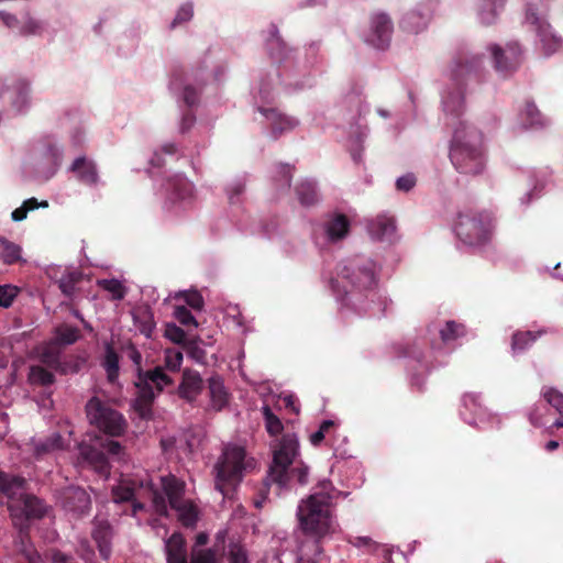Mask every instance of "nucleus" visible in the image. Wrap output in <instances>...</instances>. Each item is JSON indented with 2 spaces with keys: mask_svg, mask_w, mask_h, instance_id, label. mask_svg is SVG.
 I'll list each match as a JSON object with an SVG mask.
<instances>
[{
  "mask_svg": "<svg viewBox=\"0 0 563 563\" xmlns=\"http://www.w3.org/2000/svg\"><path fill=\"white\" fill-rule=\"evenodd\" d=\"M321 279L344 318H382L391 306V301L379 289L378 267L366 255L342 258L334 267L324 264Z\"/></svg>",
  "mask_w": 563,
  "mask_h": 563,
  "instance_id": "1",
  "label": "nucleus"
},
{
  "mask_svg": "<svg viewBox=\"0 0 563 563\" xmlns=\"http://www.w3.org/2000/svg\"><path fill=\"white\" fill-rule=\"evenodd\" d=\"M265 53L277 67L260 68L252 73L251 84L256 81L260 73L273 74L274 85L285 93L294 95L310 89L316 84L312 68L317 65L319 43L312 42L307 48V56L300 59L297 49L290 46L282 36L279 27L269 23L261 33Z\"/></svg>",
  "mask_w": 563,
  "mask_h": 563,
  "instance_id": "2",
  "label": "nucleus"
},
{
  "mask_svg": "<svg viewBox=\"0 0 563 563\" xmlns=\"http://www.w3.org/2000/svg\"><path fill=\"white\" fill-rule=\"evenodd\" d=\"M466 329L463 323L454 320L446 321L439 330V342L426 338H418L407 342L399 350V356L406 360V368L410 384L422 390L426 384L427 374L434 367L430 354L445 355L451 353L460 339L465 336Z\"/></svg>",
  "mask_w": 563,
  "mask_h": 563,
  "instance_id": "3",
  "label": "nucleus"
},
{
  "mask_svg": "<svg viewBox=\"0 0 563 563\" xmlns=\"http://www.w3.org/2000/svg\"><path fill=\"white\" fill-rule=\"evenodd\" d=\"M336 493L330 479L317 483L312 492L302 498L296 510L299 529L307 536L321 539L335 531L333 500Z\"/></svg>",
  "mask_w": 563,
  "mask_h": 563,
  "instance_id": "4",
  "label": "nucleus"
},
{
  "mask_svg": "<svg viewBox=\"0 0 563 563\" xmlns=\"http://www.w3.org/2000/svg\"><path fill=\"white\" fill-rule=\"evenodd\" d=\"M273 77V74L260 73L250 86V103L254 109V120L265 129L269 139L276 141L295 131L300 120L271 106L278 95Z\"/></svg>",
  "mask_w": 563,
  "mask_h": 563,
  "instance_id": "5",
  "label": "nucleus"
},
{
  "mask_svg": "<svg viewBox=\"0 0 563 563\" xmlns=\"http://www.w3.org/2000/svg\"><path fill=\"white\" fill-rule=\"evenodd\" d=\"M449 156L460 174H482L486 167L483 133L472 122L460 121L453 131Z\"/></svg>",
  "mask_w": 563,
  "mask_h": 563,
  "instance_id": "6",
  "label": "nucleus"
},
{
  "mask_svg": "<svg viewBox=\"0 0 563 563\" xmlns=\"http://www.w3.org/2000/svg\"><path fill=\"white\" fill-rule=\"evenodd\" d=\"M158 479L162 492L148 475L139 481V486L148 492L155 512L159 516H168V507H170L177 511L179 520L185 526H195L198 514L194 505L184 500V481L173 474L159 476Z\"/></svg>",
  "mask_w": 563,
  "mask_h": 563,
  "instance_id": "7",
  "label": "nucleus"
},
{
  "mask_svg": "<svg viewBox=\"0 0 563 563\" xmlns=\"http://www.w3.org/2000/svg\"><path fill=\"white\" fill-rule=\"evenodd\" d=\"M365 84L360 78H351L343 88L340 107L346 110L349 128V151L352 161L360 165L363 163L364 142L369 134V128L362 124L358 119L368 111L364 97Z\"/></svg>",
  "mask_w": 563,
  "mask_h": 563,
  "instance_id": "8",
  "label": "nucleus"
},
{
  "mask_svg": "<svg viewBox=\"0 0 563 563\" xmlns=\"http://www.w3.org/2000/svg\"><path fill=\"white\" fill-rule=\"evenodd\" d=\"M481 63V57H472L465 62L453 60L444 75L440 89L441 108L446 118L456 121V125L460 121H467L462 119L466 110L467 79Z\"/></svg>",
  "mask_w": 563,
  "mask_h": 563,
  "instance_id": "9",
  "label": "nucleus"
},
{
  "mask_svg": "<svg viewBox=\"0 0 563 563\" xmlns=\"http://www.w3.org/2000/svg\"><path fill=\"white\" fill-rule=\"evenodd\" d=\"M129 358L137 366L134 382L137 394L131 406L142 419H150L156 396L173 384V378L165 373L162 366L143 371L141 368L142 355L134 346L129 351Z\"/></svg>",
  "mask_w": 563,
  "mask_h": 563,
  "instance_id": "10",
  "label": "nucleus"
},
{
  "mask_svg": "<svg viewBox=\"0 0 563 563\" xmlns=\"http://www.w3.org/2000/svg\"><path fill=\"white\" fill-rule=\"evenodd\" d=\"M64 161V146L52 134L35 140L23 164L24 173L36 181L45 183L59 170Z\"/></svg>",
  "mask_w": 563,
  "mask_h": 563,
  "instance_id": "11",
  "label": "nucleus"
},
{
  "mask_svg": "<svg viewBox=\"0 0 563 563\" xmlns=\"http://www.w3.org/2000/svg\"><path fill=\"white\" fill-rule=\"evenodd\" d=\"M0 102L15 118L29 115L35 104L33 79L24 74H0Z\"/></svg>",
  "mask_w": 563,
  "mask_h": 563,
  "instance_id": "12",
  "label": "nucleus"
},
{
  "mask_svg": "<svg viewBox=\"0 0 563 563\" xmlns=\"http://www.w3.org/2000/svg\"><path fill=\"white\" fill-rule=\"evenodd\" d=\"M196 82L199 85V89L201 90L203 81L199 79L197 70H192L187 75L183 73H173L169 79L168 89L181 110L178 126L179 133L181 134L189 132L196 122V115L191 110L200 101L199 91L195 87Z\"/></svg>",
  "mask_w": 563,
  "mask_h": 563,
  "instance_id": "13",
  "label": "nucleus"
},
{
  "mask_svg": "<svg viewBox=\"0 0 563 563\" xmlns=\"http://www.w3.org/2000/svg\"><path fill=\"white\" fill-rule=\"evenodd\" d=\"M495 223L494 213L487 210L459 212L453 232L465 245L482 246L492 240Z\"/></svg>",
  "mask_w": 563,
  "mask_h": 563,
  "instance_id": "14",
  "label": "nucleus"
},
{
  "mask_svg": "<svg viewBox=\"0 0 563 563\" xmlns=\"http://www.w3.org/2000/svg\"><path fill=\"white\" fill-rule=\"evenodd\" d=\"M525 25L534 34V46L543 56L550 57L563 48V38L556 34L549 23L543 7L536 3H527Z\"/></svg>",
  "mask_w": 563,
  "mask_h": 563,
  "instance_id": "15",
  "label": "nucleus"
},
{
  "mask_svg": "<svg viewBox=\"0 0 563 563\" xmlns=\"http://www.w3.org/2000/svg\"><path fill=\"white\" fill-rule=\"evenodd\" d=\"M164 212L172 218H181L194 209L196 202L195 185L183 173L168 176L163 184Z\"/></svg>",
  "mask_w": 563,
  "mask_h": 563,
  "instance_id": "16",
  "label": "nucleus"
},
{
  "mask_svg": "<svg viewBox=\"0 0 563 563\" xmlns=\"http://www.w3.org/2000/svg\"><path fill=\"white\" fill-rule=\"evenodd\" d=\"M246 452L243 446L238 444L224 445L221 455L213 466L214 487L221 494H224L225 487L236 484L242 479L245 470Z\"/></svg>",
  "mask_w": 563,
  "mask_h": 563,
  "instance_id": "17",
  "label": "nucleus"
},
{
  "mask_svg": "<svg viewBox=\"0 0 563 563\" xmlns=\"http://www.w3.org/2000/svg\"><path fill=\"white\" fill-rule=\"evenodd\" d=\"M85 409L89 423L99 431L110 437L124 434L128 428L126 419L110 402L95 396L87 401Z\"/></svg>",
  "mask_w": 563,
  "mask_h": 563,
  "instance_id": "18",
  "label": "nucleus"
},
{
  "mask_svg": "<svg viewBox=\"0 0 563 563\" xmlns=\"http://www.w3.org/2000/svg\"><path fill=\"white\" fill-rule=\"evenodd\" d=\"M351 231L349 217L341 212H329L312 224L311 239L320 250L342 242Z\"/></svg>",
  "mask_w": 563,
  "mask_h": 563,
  "instance_id": "19",
  "label": "nucleus"
},
{
  "mask_svg": "<svg viewBox=\"0 0 563 563\" xmlns=\"http://www.w3.org/2000/svg\"><path fill=\"white\" fill-rule=\"evenodd\" d=\"M273 461L267 472V481L285 478V467L294 465L300 454L299 439L296 433H284L272 444Z\"/></svg>",
  "mask_w": 563,
  "mask_h": 563,
  "instance_id": "20",
  "label": "nucleus"
},
{
  "mask_svg": "<svg viewBox=\"0 0 563 563\" xmlns=\"http://www.w3.org/2000/svg\"><path fill=\"white\" fill-rule=\"evenodd\" d=\"M493 68L504 79L511 77L521 66L523 51L519 42L510 41L505 46L492 43L487 46Z\"/></svg>",
  "mask_w": 563,
  "mask_h": 563,
  "instance_id": "21",
  "label": "nucleus"
},
{
  "mask_svg": "<svg viewBox=\"0 0 563 563\" xmlns=\"http://www.w3.org/2000/svg\"><path fill=\"white\" fill-rule=\"evenodd\" d=\"M24 486L25 484L23 487ZM14 498L18 499L11 503L8 506V509L14 527L18 528L20 532H25L27 531L32 520H37L45 516L46 506L37 497L24 494V488L21 494L12 497L11 499Z\"/></svg>",
  "mask_w": 563,
  "mask_h": 563,
  "instance_id": "22",
  "label": "nucleus"
},
{
  "mask_svg": "<svg viewBox=\"0 0 563 563\" xmlns=\"http://www.w3.org/2000/svg\"><path fill=\"white\" fill-rule=\"evenodd\" d=\"M459 413L465 423L481 430L498 427L500 422V419L483 405L481 394L476 393H465L462 396Z\"/></svg>",
  "mask_w": 563,
  "mask_h": 563,
  "instance_id": "23",
  "label": "nucleus"
},
{
  "mask_svg": "<svg viewBox=\"0 0 563 563\" xmlns=\"http://www.w3.org/2000/svg\"><path fill=\"white\" fill-rule=\"evenodd\" d=\"M441 0H420L405 11L399 20V29L408 34L418 35L428 30Z\"/></svg>",
  "mask_w": 563,
  "mask_h": 563,
  "instance_id": "24",
  "label": "nucleus"
},
{
  "mask_svg": "<svg viewBox=\"0 0 563 563\" xmlns=\"http://www.w3.org/2000/svg\"><path fill=\"white\" fill-rule=\"evenodd\" d=\"M394 22L385 11L373 12L368 18V26L363 32L362 38L365 44L377 49L386 51L391 43Z\"/></svg>",
  "mask_w": 563,
  "mask_h": 563,
  "instance_id": "25",
  "label": "nucleus"
},
{
  "mask_svg": "<svg viewBox=\"0 0 563 563\" xmlns=\"http://www.w3.org/2000/svg\"><path fill=\"white\" fill-rule=\"evenodd\" d=\"M220 52L217 47H210L205 53V56L201 60H199L190 70L184 71L181 69H177L174 73H183V74H190L192 70H197L199 74V79L202 80V88L199 89V85L196 82L195 87L199 91V96L202 95L207 86L209 85V79L211 78L213 82L221 84L224 81L227 74H228V65L224 62H219L216 65H213L212 70L209 71V64L213 60L214 57H217L218 53Z\"/></svg>",
  "mask_w": 563,
  "mask_h": 563,
  "instance_id": "26",
  "label": "nucleus"
},
{
  "mask_svg": "<svg viewBox=\"0 0 563 563\" xmlns=\"http://www.w3.org/2000/svg\"><path fill=\"white\" fill-rule=\"evenodd\" d=\"M68 172L74 174L81 185L91 189H98L104 185L96 162L86 155L76 157L68 167Z\"/></svg>",
  "mask_w": 563,
  "mask_h": 563,
  "instance_id": "27",
  "label": "nucleus"
},
{
  "mask_svg": "<svg viewBox=\"0 0 563 563\" xmlns=\"http://www.w3.org/2000/svg\"><path fill=\"white\" fill-rule=\"evenodd\" d=\"M309 482V466L303 462L297 465L285 467V478L282 483L278 481L265 479L266 486L274 485L276 494L282 496L290 492H296V486H306Z\"/></svg>",
  "mask_w": 563,
  "mask_h": 563,
  "instance_id": "28",
  "label": "nucleus"
},
{
  "mask_svg": "<svg viewBox=\"0 0 563 563\" xmlns=\"http://www.w3.org/2000/svg\"><path fill=\"white\" fill-rule=\"evenodd\" d=\"M55 35L56 31L49 27L48 20L35 16L30 9H23L21 11L20 36H47L53 38Z\"/></svg>",
  "mask_w": 563,
  "mask_h": 563,
  "instance_id": "29",
  "label": "nucleus"
},
{
  "mask_svg": "<svg viewBox=\"0 0 563 563\" xmlns=\"http://www.w3.org/2000/svg\"><path fill=\"white\" fill-rule=\"evenodd\" d=\"M508 0H476L475 13L477 22L483 26L498 23Z\"/></svg>",
  "mask_w": 563,
  "mask_h": 563,
  "instance_id": "30",
  "label": "nucleus"
},
{
  "mask_svg": "<svg viewBox=\"0 0 563 563\" xmlns=\"http://www.w3.org/2000/svg\"><path fill=\"white\" fill-rule=\"evenodd\" d=\"M366 229L373 240L391 242L396 233V221L390 216L378 214L367 221Z\"/></svg>",
  "mask_w": 563,
  "mask_h": 563,
  "instance_id": "31",
  "label": "nucleus"
},
{
  "mask_svg": "<svg viewBox=\"0 0 563 563\" xmlns=\"http://www.w3.org/2000/svg\"><path fill=\"white\" fill-rule=\"evenodd\" d=\"M79 454L101 477H109L110 463L103 449L100 450L92 445L81 444L79 446Z\"/></svg>",
  "mask_w": 563,
  "mask_h": 563,
  "instance_id": "32",
  "label": "nucleus"
},
{
  "mask_svg": "<svg viewBox=\"0 0 563 563\" xmlns=\"http://www.w3.org/2000/svg\"><path fill=\"white\" fill-rule=\"evenodd\" d=\"M64 507L77 516H85L91 508L90 496L84 488L71 487L65 494Z\"/></svg>",
  "mask_w": 563,
  "mask_h": 563,
  "instance_id": "33",
  "label": "nucleus"
},
{
  "mask_svg": "<svg viewBox=\"0 0 563 563\" xmlns=\"http://www.w3.org/2000/svg\"><path fill=\"white\" fill-rule=\"evenodd\" d=\"M166 563H188L186 540L180 532H174L164 541Z\"/></svg>",
  "mask_w": 563,
  "mask_h": 563,
  "instance_id": "34",
  "label": "nucleus"
},
{
  "mask_svg": "<svg viewBox=\"0 0 563 563\" xmlns=\"http://www.w3.org/2000/svg\"><path fill=\"white\" fill-rule=\"evenodd\" d=\"M520 125L527 131H539L549 125L550 121L539 111L533 101H527L519 114Z\"/></svg>",
  "mask_w": 563,
  "mask_h": 563,
  "instance_id": "35",
  "label": "nucleus"
},
{
  "mask_svg": "<svg viewBox=\"0 0 563 563\" xmlns=\"http://www.w3.org/2000/svg\"><path fill=\"white\" fill-rule=\"evenodd\" d=\"M203 380L198 372L185 371L183 380L178 386V394L180 398L192 402L197 396L202 391Z\"/></svg>",
  "mask_w": 563,
  "mask_h": 563,
  "instance_id": "36",
  "label": "nucleus"
},
{
  "mask_svg": "<svg viewBox=\"0 0 563 563\" xmlns=\"http://www.w3.org/2000/svg\"><path fill=\"white\" fill-rule=\"evenodd\" d=\"M180 156V147L177 143L175 142H166L164 144H162V146L156 150L152 157L150 158V175L152 177L155 176L153 169L154 168H161L163 165L166 164V158H169V159H178V157Z\"/></svg>",
  "mask_w": 563,
  "mask_h": 563,
  "instance_id": "37",
  "label": "nucleus"
},
{
  "mask_svg": "<svg viewBox=\"0 0 563 563\" xmlns=\"http://www.w3.org/2000/svg\"><path fill=\"white\" fill-rule=\"evenodd\" d=\"M300 205L310 207L319 201L318 184L312 178L300 180L295 188Z\"/></svg>",
  "mask_w": 563,
  "mask_h": 563,
  "instance_id": "38",
  "label": "nucleus"
},
{
  "mask_svg": "<svg viewBox=\"0 0 563 563\" xmlns=\"http://www.w3.org/2000/svg\"><path fill=\"white\" fill-rule=\"evenodd\" d=\"M291 548V540L285 531H277L269 540L267 558L282 563V556Z\"/></svg>",
  "mask_w": 563,
  "mask_h": 563,
  "instance_id": "39",
  "label": "nucleus"
},
{
  "mask_svg": "<svg viewBox=\"0 0 563 563\" xmlns=\"http://www.w3.org/2000/svg\"><path fill=\"white\" fill-rule=\"evenodd\" d=\"M211 406L216 410H221L228 405V391L220 376L214 375L208 379Z\"/></svg>",
  "mask_w": 563,
  "mask_h": 563,
  "instance_id": "40",
  "label": "nucleus"
},
{
  "mask_svg": "<svg viewBox=\"0 0 563 563\" xmlns=\"http://www.w3.org/2000/svg\"><path fill=\"white\" fill-rule=\"evenodd\" d=\"M292 178V166L289 164L278 163L273 170V185L278 191V196L286 194L290 189Z\"/></svg>",
  "mask_w": 563,
  "mask_h": 563,
  "instance_id": "41",
  "label": "nucleus"
},
{
  "mask_svg": "<svg viewBox=\"0 0 563 563\" xmlns=\"http://www.w3.org/2000/svg\"><path fill=\"white\" fill-rule=\"evenodd\" d=\"M134 327L145 335L151 338L155 329V322L152 311L148 308H139L131 312Z\"/></svg>",
  "mask_w": 563,
  "mask_h": 563,
  "instance_id": "42",
  "label": "nucleus"
},
{
  "mask_svg": "<svg viewBox=\"0 0 563 563\" xmlns=\"http://www.w3.org/2000/svg\"><path fill=\"white\" fill-rule=\"evenodd\" d=\"M545 332V330L515 332L511 339V350L514 354L525 352Z\"/></svg>",
  "mask_w": 563,
  "mask_h": 563,
  "instance_id": "43",
  "label": "nucleus"
},
{
  "mask_svg": "<svg viewBox=\"0 0 563 563\" xmlns=\"http://www.w3.org/2000/svg\"><path fill=\"white\" fill-rule=\"evenodd\" d=\"M92 539L96 542L99 554L103 560L111 555V528L109 525H99L92 531Z\"/></svg>",
  "mask_w": 563,
  "mask_h": 563,
  "instance_id": "44",
  "label": "nucleus"
},
{
  "mask_svg": "<svg viewBox=\"0 0 563 563\" xmlns=\"http://www.w3.org/2000/svg\"><path fill=\"white\" fill-rule=\"evenodd\" d=\"M68 139L71 146L75 148L82 147L86 144L88 140L87 123L81 117H73L71 125L68 131Z\"/></svg>",
  "mask_w": 563,
  "mask_h": 563,
  "instance_id": "45",
  "label": "nucleus"
},
{
  "mask_svg": "<svg viewBox=\"0 0 563 563\" xmlns=\"http://www.w3.org/2000/svg\"><path fill=\"white\" fill-rule=\"evenodd\" d=\"M25 479L18 475L7 474L0 471V493L12 498L22 493Z\"/></svg>",
  "mask_w": 563,
  "mask_h": 563,
  "instance_id": "46",
  "label": "nucleus"
},
{
  "mask_svg": "<svg viewBox=\"0 0 563 563\" xmlns=\"http://www.w3.org/2000/svg\"><path fill=\"white\" fill-rule=\"evenodd\" d=\"M0 258L5 265H13L18 262L25 263L22 257V247L3 236H0Z\"/></svg>",
  "mask_w": 563,
  "mask_h": 563,
  "instance_id": "47",
  "label": "nucleus"
},
{
  "mask_svg": "<svg viewBox=\"0 0 563 563\" xmlns=\"http://www.w3.org/2000/svg\"><path fill=\"white\" fill-rule=\"evenodd\" d=\"M195 16V3L191 0L181 2L176 11L168 29L176 30L180 26L187 25Z\"/></svg>",
  "mask_w": 563,
  "mask_h": 563,
  "instance_id": "48",
  "label": "nucleus"
},
{
  "mask_svg": "<svg viewBox=\"0 0 563 563\" xmlns=\"http://www.w3.org/2000/svg\"><path fill=\"white\" fill-rule=\"evenodd\" d=\"M102 366L106 371L107 378L110 383H114L119 377V355L111 344H106L104 349V358L102 361Z\"/></svg>",
  "mask_w": 563,
  "mask_h": 563,
  "instance_id": "49",
  "label": "nucleus"
},
{
  "mask_svg": "<svg viewBox=\"0 0 563 563\" xmlns=\"http://www.w3.org/2000/svg\"><path fill=\"white\" fill-rule=\"evenodd\" d=\"M63 438L58 432H54L45 439H41L34 443V454L37 459L62 449Z\"/></svg>",
  "mask_w": 563,
  "mask_h": 563,
  "instance_id": "50",
  "label": "nucleus"
},
{
  "mask_svg": "<svg viewBox=\"0 0 563 563\" xmlns=\"http://www.w3.org/2000/svg\"><path fill=\"white\" fill-rule=\"evenodd\" d=\"M244 191L245 179L243 177H236L225 186V192L231 208H240Z\"/></svg>",
  "mask_w": 563,
  "mask_h": 563,
  "instance_id": "51",
  "label": "nucleus"
},
{
  "mask_svg": "<svg viewBox=\"0 0 563 563\" xmlns=\"http://www.w3.org/2000/svg\"><path fill=\"white\" fill-rule=\"evenodd\" d=\"M47 207H48L47 200L38 201L36 198L32 197V198L25 199L19 208L14 209L11 212V219L14 222H21L26 219L27 213L30 211H33V210H36L40 208H47Z\"/></svg>",
  "mask_w": 563,
  "mask_h": 563,
  "instance_id": "52",
  "label": "nucleus"
},
{
  "mask_svg": "<svg viewBox=\"0 0 563 563\" xmlns=\"http://www.w3.org/2000/svg\"><path fill=\"white\" fill-rule=\"evenodd\" d=\"M29 380L33 385L51 386L55 382V376L46 368L34 365L30 367Z\"/></svg>",
  "mask_w": 563,
  "mask_h": 563,
  "instance_id": "53",
  "label": "nucleus"
},
{
  "mask_svg": "<svg viewBox=\"0 0 563 563\" xmlns=\"http://www.w3.org/2000/svg\"><path fill=\"white\" fill-rule=\"evenodd\" d=\"M262 415L265 422L266 431L269 435L275 437L282 433L284 426L282 420L272 411L268 405L262 407Z\"/></svg>",
  "mask_w": 563,
  "mask_h": 563,
  "instance_id": "54",
  "label": "nucleus"
},
{
  "mask_svg": "<svg viewBox=\"0 0 563 563\" xmlns=\"http://www.w3.org/2000/svg\"><path fill=\"white\" fill-rule=\"evenodd\" d=\"M99 286L111 295V299L121 301L126 295V287L119 279H101L98 282Z\"/></svg>",
  "mask_w": 563,
  "mask_h": 563,
  "instance_id": "55",
  "label": "nucleus"
},
{
  "mask_svg": "<svg viewBox=\"0 0 563 563\" xmlns=\"http://www.w3.org/2000/svg\"><path fill=\"white\" fill-rule=\"evenodd\" d=\"M228 563H251L247 549L240 542H230L227 550Z\"/></svg>",
  "mask_w": 563,
  "mask_h": 563,
  "instance_id": "56",
  "label": "nucleus"
},
{
  "mask_svg": "<svg viewBox=\"0 0 563 563\" xmlns=\"http://www.w3.org/2000/svg\"><path fill=\"white\" fill-rule=\"evenodd\" d=\"M547 180L544 176H537L534 178L533 186L530 190H528L521 198L520 205L527 208L533 200L541 197L543 189L545 188Z\"/></svg>",
  "mask_w": 563,
  "mask_h": 563,
  "instance_id": "57",
  "label": "nucleus"
},
{
  "mask_svg": "<svg viewBox=\"0 0 563 563\" xmlns=\"http://www.w3.org/2000/svg\"><path fill=\"white\" fill-rule=\"evenodd\" d=\"M543 399L563 417V394L553 387H543L541 390Z\"/></svg>",
  "mask_w": 563,
  "mask_h": 563,
  "instance_id": "58",
  "label": "nucleus"
},
{
  "mask_svg": "<svg viewBox=\"0 0 563 563\" xmlns=\"http://www.w3.org/2000/svg\"><path fill=\"white\" fill-rule=\"evenodd\" d=\"M79 338V330L77 327L64 325L56 330L55 341L60 345H71Z\"/></svg>",
  "mask_w": 563,
  "mask_h": 563,
  "instance_id": "59",
  "label": "nucleus"
},
{
  "mask_svg": "<svg viewBox=\"0 0 563 563\" xmlns=\"http://www.w3.org/2000/svg\"><path fill=\"white\" fill-rule=\"evenodd\" d=\"M78 280V274L75 272L64 274L58 280V288L64 296L70 299L75 295Z\"/></svg>",
  "mask_w": 563,
  "mask_h": 563,
  "instance_id": "60",
  "label": "nucleus"
},
{
  "mask_svg": "<svg viewBox=\"0 0 563 563\" xmlns=\"http://www.w3.org/2000/svg\"><path fill=\"white\" fill-rule=\"evenodd\" d=\"M135 498V488L123 483L112 488V500L115 504L131 501Z\"/></svg>",
  "mask_w": 563,
  "mask_h": 563,
  "instance_id": "61",
  "label": "nucleus"
},
{
  "mask_svg": "<svg viewBox=\"0 0 563 563\" xmlns=\"http://www.w3.org/2000/svg\"><path fill=\"white\" fill-rule=\"evenodd\" d=\"M225 316L228 321L239 331H241L243 334L247 332V328L245 325L244 319L242 317V313L239 309V306H232L230 305L227 308Z\"/></svg>",
  "mask_w": 563,
  "mask_h": 563,
  "instance_id": "62",
  "label": "nucleus"
},
{
  "mask_svg": "<svg viewBox=\"0 0 563 563\" xmlns=\"http://www.w3.org/2000/svg\"><path fill=\"white\" fill-rule=\"evenodd\" d=\"M20 289L11 284L0 285V308H9L18 297Z\"/></svg>",
  "mask_w": 563,
  "mask_h": 563,
  "instance_id": "63",
  "label": "nucleus"
},
{
  "mask_svg": "<svg viewBox=\"0 0 563 563\" xmlns=\"http://www.w3.org/2000/svg\"><path fill=\"white\" fill-rule=\"evenodd\" d=\"M101 445L107 456L109 455L117 461H122L124 459V448L119 441L106 440Z\"/></svg>",
  "mask_w": 563,
  "mask_h": 563,
  "instance_id": "64",
  "label": "nucleus"
}]
</instances>
